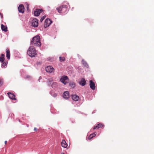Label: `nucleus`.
Segmentation results:
<instances>
[{"instance_id":"nucleus-1","label":"nucleus","mask_w":154,"mask_h":154,"mask_svg":"<svg viewBox=\"0 0 154 154\" xmlns=\"http://www.w3.org/2000/svg\"><path fill=\"white\" fill-rule=\"evenodd\" d=\"M57 10L60 13L63 14H66L68 12V10L66 5H63L60 6L56 8Z\"/></svg>"},{"instance_id":"nucleus-2","label":"nucleus","mask_w":154,"mask_h":154,"mask_svg":"<svg viewBox=\"0 0 154 154\" xmlns=\"http://www.w3.org/2000/svg\"><path fill=\"white\" fill-rule=\"evenodd\" d=\"M27 54L31 57H34L36 54V51L33 47L31 46L28 49Z\"/></svg>"},{"instance_id":"nucleus-3","label":"nucleus","mask_w":154,"mask_h":154,"mask_svg":"<svg viewBox=\"0 0 154 154\" xmlns=\"http://www.w3.org/2000/svg\"><path fill=\"white\" fill-rule=\"evenodd\" d=\"M31 42L32 45L34 46H39L41 45L40 39H32Z\"/></svg>"},{"instance_id":"nucleus-4","label":"nucleus","mask_w":154,"mask_h":154,"mask_svg":"<svg viewBox=\"0 0 154 154\" xmlns=\"http://www.w3.org/2000/svg\"><path fill=\"white\" fill-rule=\"evenodd\" d=\"M60 82L64 85L67 83L69 81V79L67 76L65 75L63 76L60 80Z\"/></svg>"},{"instance_id":"nucleus-5","label":"nucleus","mask_w":154,"mask_h":154,"mask_svg":"<svg viewBox=\"0 0 154 154\" xmlns=\"http://www.w3.org/2000/svg\"><path fill=\"white\" fill-rule=\"evenodd\" d=\"M45 69L47 72L50 73L54 72V69L51 66H48L45 67Z\"/></svg>"},{"instance_id":"nucleus-6","label":"nucleus","mask_w":154,"mask_h":154,"mask_svg":"<svg viewBox=\"0 0 154 154\" xmlns=\"http://www.w3.org/2000/svg\"><path fill=\"white\" fill-rule=\"evenodd\" d=\"M43 11V10L41 9H37L34 11V15L35 16H38L40 13Z\"/></svg>"},{"instance_id":"nucleus-7","label":"nucleus","mask_w":154,"mask_h":154,"mask_svg":"<svg viewBox=\"0 0 154 154\" xmlns=\"http://www.w3.org/2000/svg\"><path fill=\"white\" fill-rule=\"evenodd\" d=\"M32 26L35 27H37L38 25V20L36 19H34L32 23Z\"/></svg>"},{"instance_id":"nucleus-8","label":"nucleus","mask_w":154,"mask_h":154,"mask_svg":"<svg viewBox=\"0 0 154 154\" xmlns=\"http://www.w3.org/2000/svg\"><path fill=\"white\" fill-rule=\"evenodd\" d=\"M52 23V21L50 19H47L45 20V27H48Z\"/></svg>"},{"instance_id":"nucleus-9","label":"nucleus","mask_w":154,"mask_h":154,"mask_svg":"<svg viewBox=\"0 0 154 154\" xmlns=\"http://www.w3.org/2000/svg\"><path fill=\"white\" fill-rule=\"evenodd\" d=\"M24 7L23 5H20L18 8L19 12L23 13L24 12Z\"/></svg>"},{"instance_id":"nucleus-10","label":"nucleus","mask_w":154,"mask_h":154,"mask_svg":"<svg viewBox=\"0 0 154 154\" xmlns=\"http://www.w3.org/2000/svg\"><path fill=\"white\" fill-rule=\"evenodd\" d=\"M90 86L91 88L93 90H94L95 89V83L92 80L89 81Z\"/></svg>"},{"instance_id":"nucleus-11","label":"nucleus","mask_w":154,"mask_h":154,"mask_svg":"<svg viewBox=\"0 0 154 154\" xmlns=\"http://www.w3.org/2000/svg\"><path fill=\"white\" fill-rule=\"evenodd\" d=\"M8 94L9 97L12 100H16V99L15 98V95L12 93H7Z\"/></svg>"},{"instance_id":"nucleus-12","label":"nucleus","mask_w":154,"mask_h":154,"mask_svg":"<svg viewBox=\"0 0 154 154\" xmlns=\"http://www.w3.org/2000/svg\"><path fill=\"white\" fill-rule=\"evenodd\" d=\"M63 97L66 99L69 97V92L68 91H66L64 92L63 94Z\"/></svg>"},{"instance_id":"nucleus-13","label":"nucleus","mask_w":154,"mask_h":154,"mask_svg":"<svg viewBox=\"0 0 154 154\" xmlns=\"http://www.w3.org/2000/svg\"><path fill=\"white\" fill-rule=\"evenodd\" d=\"M79 83L82 86H85L86 84V81L85 79L84 78H82Z\"/></svg>"},{"instance_id":"nucleus-14","label":"nucleus","mask_w":154,"mask_h":154,"mask_svg":"<svg viewBox=\"0 0 154 154\" xmlns=\"http://www.w3.org/2000/svg\"><path fill=\"white\" fill-rule=\"evenodd\" d=\"M1 28L2 31L5 32H7L8 31L7 26L3 24L1 25Z\"/></svg>"},{"instance_id":"nucleus-15","label":"nucleus","mask_w":154,"mask_h":154,"mask_svg":"<svg viewBox=\"0 0 154 154\" xmlns=\"http://www.w3.org/2000/svg\"><path fill=\"white\" fill-rule=\"evenodd\" d=\"M61 145L62 147L66 148L67 146V144L64 140H63L61 143Z\"/></svg>"},{"instance_id":"nucleus-16","label":"nucleus","mask_w":154,"mask_h":154,"mask_svg":"<svg viewBox=\"0 0 154 154\" xmlns=\"http://www.w3.org/2000/svg\"><path fill=\"white\" fill-rule=\"evenodd\" d=\"M72 99L74 101H77L78 100L79 97L78 96L76 95H74L72 96Z\"/></svg>"},{"instance_id":"nucleus-17","label":"nucleus","mask_w":154,"mask_h":154,"mask_svg":"<svg viewBox=\"0 0 154 154\" xmlns=\"http://www.w3.org/2000/svg\"><path fill=\"white\" fill-rule=\"evenodd\" d=\"M6 57L9 60L10 58V51L8 49H7L6 50Z\"/></svg>"},{"instance_id":"nucleus-18","label":"nucleus","mask_w":154,"mask_h":154,"mask_svg":"<svg viewBox=\"0 0 154 154\" xmlns=\"http://www.w3.org/2000/svg\"><path fill=\"white\" fill-rule=\"evenodd\" d=\"M96 133L95 132L92 134H91L88 137V139L89 140L91 139L93 137H95L96 135Z\"/></svg>"},{"instance_id":"nucleus-19","label":"nucleus","mask_w":154,"mask_h":154,"mask_svg":"<svg viewBox=\"0 0 154 154\" xmlns=\"http://www.w3.org/2000/svg\"><path fill=\"white\" fill-rule=\"evenodd\" d=\"M5 55L3 54H1L0 57V61L1 62H3L5 59Z\"/></svg>"},{"instance_id":"nucleus-20","label":"nucleus","mask_w":154,"mask_h":154,"mask_svg":"<svg viewBox=\"0 0 154 154\" xmlns=\"http://www.w3.org/2000/svg\"><path fill=\"white\" fill-rule=\"evenodd\" d=\"M82 63L84 66H85L88 68V65L86 62V61H85L84 60H82Z\"/></svg>"},{"instance_id":"nucleus-21","label":"nucleus","mask_w":154,"mask_h":154,"mask_svg":"<svg viewBox=\"0 0 154 154\" xmlns=\"http://www.w3.org/2000/svg\"><path fill=\"white\" fill-rule=\"evenodd\" d=\"M69 85L72 88H73L75 86V83L73 82H70L69 83Z\"/></svg>"},{"instance_id":"nucleus-22","label":"nucleus","mask_w":154,"mask_h":154,"mask_svg":"<svg viewBox=\"0 0 154 154\" xmlns=\"http://www.w3.org/2000/svg\"><path fill=\"white\" fill-rule=\"evenodd\" d=\"M51 86L53 88L56 87L57 86V83L56 82H53L51 84Z\"/></svg>"},{"instance_id":"nucleus-23","label":"nucleus","mask_w":154,"mask_h":154,"mask_svg":"<svg viewBox=\"0 0 154 154\" xmlns=\"http://www.w3.org/2000/svg\"><path fill=\"white\" fill-rule=\"evenodd\" d=\"M52 81L53 79L52 78H50L48 79V84L49 85L51 84V82Z\"/></svg>"},{"instance_id":"nucleus-24","label":"nucleus","mask_w":154,"mask_h":154,"mask_svg":"<svg viewBox=\"0 0 154 154\" xmlns=\"http://www.w3.org/2000/svg\"><path fill=\"white\" fill-rule=\"evenodd\" d=\"M60 60L61 62L64 61L65 60V58L64 57H59Z\"/></svg>"},{"instance_id":"nucleus-25","label":"nucleus","mask_w":154,"mask_h":154,"mask_svg":"<svg viewBox=\"0 0 154 154\" xmlns=\"http://www.w3.org/2000/svg\"><path fill=\"white\" fill-rule=\"evenodd\" d=\"M103 125H102L101 124H99L97 125V126L98 127V129L100 128H102L103 126Z\"/></svg>"},{"instance_id":"nucleus-26","label":"nucleus","mask_w":154,"mask_h":154,"mask_svg":"<svg viewBox=\"0 0 154 154\" xmlns=\"http://www.w3.org/2000/svg\"><path fill=\"white\" fill-rule=\"evenodd\" d=\"M7 64V62H4L2 65V66L3 67L5 66Z\"/></svg>"},{"instance_id":"nucleus-27","label":"nucleus","mask_w":154,"mask_h":154,"mask_svg":"<svg viewBox=\"0 0 154 154\" xmlns=\"http://www.w3.org/2000/svg\"><path fill=\"white\" fill-rule=\"evenodd\" d=\"M32 38H40V37L39 35H37L33 37Z\"/></svg>"},{"instance_id":"nucleus-28","label":"nucleus","mask_w":154,"mask_h":154,"mask_svg":"<svg viewBox=\"0 0 154 154\" xmlns=\"http://www.w3.org/2000/svg\"><path fill=\"white\" fill-rule=\"evenodd\" d=\"M45 17H46V16H43L40 19V21L41 22H42L43 21V20L45 19Z\"/></svg>"},{"instance_id":"nucleus-29","label":"nucleus","mask_w":154,"mask_h":154,"mask_svg":"<svg viewBox=\"0 0 154 154\" xmlns=\"http://www.w3.org/2000/svg\"><path fill=\"white\" fill-rule=\"evenodd\" d=\"M3 84V80L2 79H0V87Z\"/></svg>"},{"instance_id":"nucleus-30","label":"nucleus","mask_w":154,"mask_h":154,"mask_svg":"<svg viewBox=\"0 0 154 154\" xmlns=\"http://www.w3.org/2000/svg\"><path fill=\"white\" fill-rule=\"evenodd\" d=\"M97 128H98V127L97 126V125L95 126L94 127L93 130H95Z\"/></svg>"},{"instance_id":"nucleus-31","label":"nucleus","mask_w":154,"mask_h":154,"mask_svg":"<svg viewBox=\"0 0 154 154\" xmlns=\"http://www.w3.org/2000/svg\"><path fill=\"white\" fill-rule=\"evenodd\" d=\"M37 130V128H35L34 129V131H36Z\"/></svg>"},{"instance_id":"nucleus-32","label":"nucleus","mask_w":154,"mask_h":154,"mask_svg":"<svg viewBox=\"0 0 154 154\" xmlns=\"http://www.w3.org/2000/svg\"><path fill=\"white\" fill-rule=\"evenodd\" d=\"M7 141H6H6H5V144H6L7 143Z\"/></svg>"},{"instance_id":"nucleus-33","label":"nucleus","mask_w":154,"mask_h":154,"mask_svg":"<svg viewBox=\"0 0 154 154\" xmlns=\"http://www.w3.org/2000/svg\"><path fill=\"white\" fill-rule=\"evenodd\" d=\"M55 96H54V97H56L57 96V94H55Z\"/></svg>"}]
</instances>
